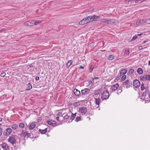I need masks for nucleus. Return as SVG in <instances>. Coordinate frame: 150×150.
<instances>
[{"label":"nucleus","mask_w":150,"mask_h":150,"mask_svg":"<svg viewBox=\"0 0 150 150\" xmlns=\"http://www.w3.org/2000/svg\"><path fill=\"white\" fill-rule=\"evenodd\" d=\"M36 126V123L33 122L32 123L29 127V129L31 130L33 129Z\"/></svg>","instance_id":"obj_17"},{"label":"nucleus","mask_w":150,"mask_h":150,"mask_svg":"<svg viewBox=\"0 0 150 150\" xmlns=\"http://www.w3.org/2000/svg\"><path fill=\"white\" fill-rule=\"evenodd\" d=\"M143 21V20L142 19L137 20L136 22V25H134V26L136 27L138 25H141Z\"/></svg>","instance_id":"obj_20"},{"label":"nucleus","mask_w":150,"mask_h":150,"mask_svg":"<svg viewBox=\"0 0 150 150\" xmlns=\"http://www.w3.org/2000/svg\"><path fill=\"white\" fill-rule=\"evenodd\" d=\"M99 79V78L98 77H95L93 78V80H94V79H95V80H97V79Z\"/></svg>","instance_id":"obj_50"},{"label":"nucleus","mask_w":150,"mask_h":150,"mask_svg":"<svg viewBox=\"0 0 150 150\" xmlns=\"http://www.w3.org/2000/svg\"><path fill=\"white\" fill-rule=\"evenodd\" d=\"M56 119L57 121H59V117H57Z\"/></svg>","instance_id":"obj_54"},{"label":"nucleus","mask_w":150,"mask_h":150,"mask_svg":"<svg viewBox=\"0 0 150 150\" xmlns=\"http://www.w3.org/2000/svg\"><path fill=\"white\" fill-rule=\"evenodd\" d=\"M69 66H68V67H67V68H69Z\"/></svg>","instance_id":"obj_60"},{"label":"nucleus","mask_w":150,"mask_h":150,"mask_svg":"<svg viewBox=\"0 0 150 150\" xmlns=\"http://www.w3.org/2000/svg\"><path fill=\"white\" fill-rule=\"evenodd\" d=\"M30 67H33V66H30Z\"/></svg>","instance_id":"obj_61"},{"label":"nucleus","mask_w":150,"mask_h":150,"mask_svg":"<svg viewBox=\"0 0 150 150\" xmlns=\"http://www.w3.org/2000/svg\"><path fill=\"white\" fill-rule=\"evenodd\" d=\"M71 114L72 115L71 116L70 118L71 120H73L74 119L75 117L76 116V113H75L74 114H73L72 113Z\"/></svg>","instance_id":"obj_28"},{"label":"nucleus","mask_w":150,"mask_h":150,"mask_svg":"<svg viewBox=\"0 0 150 150\" xmlns=\"http://www.w3.org/2000/svg\"><path fill=\"white\" fill-rule=\"evenodd\" d=\"M150 60L148 61L149 63H148V65H150Z\"/></svg>","instance_id":"obj_57"},{"label":"nucleus","mask_w":150,"mask_h":150,"mask_svg":"<svg viewBox=\"0 0 150 150\" xmlns=\"http://www.w3.org/2000/svg\"><path fill=\"white\" fill-rule=\"evenodd\" d=\"M142 49V46H140L139 47V50H141Z\"/></svg>","instance_id":"obj_52"},{"label":"nucleus","mask_w":150,"mask_h":150,"mask_svg":"<svg viewBox=\"0 0 150 150\" xmlns=\"http://www.w3.org/2000/svg\"><path fill=\"white\" fill-rule=\"evenodd\" d=\"M116 22V21L114 20H108L107 24H112L115 23Z\"/></svg>","instance_id":"obj_23"},{"label":"nucleus","mask_w":150,"mask_h":150,"mask_svg":"<svg viewBox=\"0 0 150 150\" xmlns=\"http://www.w3.org/2000/svg\"><path fill=\"white\" fill-rule=\"evenodd\" d=\"M39 79V77L38 76H37L35 78V80L37 81Z\"/></svg>","instance_id":"obj_49"},{"label":"nucleus","mask_w":150,"mask_h":150,"mask_svg":"<svg viewBox=\"0 0 150 150\" xmlns=\"http://www.w3.org/2000/svg\"><path fill=\"white\" fill-rule=\"evenodd\" d=\"M142 33L139 34H137V36L138 37V36H140L142 35Z\"/></svg>","instance_id":"obj_53"},{"label":"nucleus","mask_w":150,"mask_h":150,"mask_svg":"<svg viewBox=\"0 0 150 150\" xmlns=\"http://www.w3.org/2000/svg\"><path fill=\"white\" fill-rule=\"evenodd\" d=\"M95 99V103L96 105H99L100 102V100L99 98H94Z\"/></svg>","instance_id":"obj_22"},{"label":"nucleus","mask_w":150,"mask_h":150,"mask_svg":"<svg viewBox=\"0 0 150 150\" xmlns=\"http://www.w3.org/2000/svg\"><path fill=\"white\" fill-rule=\"evenodd\" d=\"M147 41V40H144L142 42V44H144Z\"/></svg>","instance_id":"obj_51"},{"label":"nucleus","mask_w":150,"mask_h":150,"mask_svg":"<svg viewBox=\"0 0 150 150\" xmlns=\"http://www.w3.org/2000/svg\"><path fill=\"white\" fill-rule=\"evenodd\" d=\"M100 90H96L95 91L94 94L96 95H98L100 93Z\"/></svg>","instance_id":"obj_33"},{"label":"nucleus","mask_w":150,"mask_h":150,"mask_svg":"<svg viewBox=\"0 0 150 150\" xmlns=\"http://www.w3.org/2000/svg\"><path fill=\"white\" fill-rule=\"evenodd\" d=\"M147 75H145L140 77V79L142 81L147 80Z\"/></svg>","instance_id":"obj_24"},{"label":"nucleus","mask_w":150,"mask_h":150,"mask_svg":"<svg viewBox=\"0 0 150 150\" xmlns=\"http://www.w3.org/2000/svg\"><path fill=\"white\" fill-rule=\"evenodd\" d=\"M26 90H29L31 89L32 88V86L30 83H28L26 84Z\"/></svg>","instance_id":"obj_19"},{"label":"nucleus","mask_w":150,"mask_h":150,"mask_svg":"<svg viewBox=\"0 0 150 150\" xmlns=\"http://www.w3.org/2000/svg\"><path fill=\"white\" fill-rule=\"evenodd\" d=\"M80 68L81 69H84V67L83 66H80Z\"/></svg>","instance_id":"obj_56"},{"label":"nucleus","mask_w":150,"mask_h":150,"mask_svg":"<svg viewBox=\"0 0 150 150\" xmlns=\"http://www.w3.org/2000/svg\"><path fill=\"white\" fill-rule=\"evenodd\" d=\"M137 72L139 74H141L143 73V70L141 68H139L137 69Z\"/></svg>","instance_id":"obj_27"},{"label":"nucleus","mask_w":150,"mask_h":150,"mask_svg":"<svg viewBox=\"0 0 150 150\" xmlns=\"http://www.w3.org/2000/svg\"><path fill=\"white\" fill-rule=\"evenodd\" d=\"M109 97V93L107 91H104L102 94L101 98L103 100H106Z\"/></svg>","instance_id":"obj_3"},{"label":"nucleus","mask_w":150,"mask_h":150,"mask_svg":"<svg viewBox=\"0 0 150 150\" xmlns=\"http://www.w3.org/2000/svg\"><path fill=\"white\" fill-rule=\"evenodd\" d=\"M137 38V36L136 35H135L134 36L132 37V38L131 40V41H132L134 40H135Z\"/></svg>","instance_id":"obj_39"},{"label":"nucleus","mask_w":150,"mask_h":150,"mask_svg":"<svg viewBox=\"0 0 150 150\" xmlns=\"http://www.w3.org/2000/svg\"><path fill=\"white\" fill-rule=\"evenodd\" d=\"M47 128L44 129H40L39 130V132L41 134H43L45 133L47 131Z\"/></svg>","instance_id":"obj_25"},{"label":"nucleus","mask_w":150,"mask_h":150,"mask_svg":"<svg viewBox=\"0 0 150 150\" xmlns=\"http://www.w3.org/2000/svg\"><path fill=\"white\" fill-rule=\"evenodd\" d=\"M119 86V84L118 83H116L113 85L111 88V89L112 91H115L117 90Z\"/></svg>","instance_id":"obj_14"},{"label":"nucleus","mask_w":150,"mask_h":150,"mask_svg":"<svg viewBox=\"0 0 150 150\" xmlns=\"http://www.w3.org/2000/svg\"><path fill=\"white\" fill-rule=\"evenodd\" d=\"M6 73L5 72H3L1 74V76L2 77H4L6 75Z\"/></svg>","instance_id":"obj_44"},{"label":"nucleus","mask_w":150,"mask_h":150,"mask_svg":"<svg viewBox=\"0 0 150 150\" xmlns=\"http://www.w3.org/2000/svg\"><path fill=\"white\" fill-rule=\"evenodd\" d=\"M18 127L17 124H14L12 125V128L13 130H15Z\"/></svg>","instance_id":"obj_30"},{"label":"nucleus","mask_w":150,"mask_h":150,"mask_svg":"<svg viewBox=\"0 0 150 150\" xmlns=\"http://www.w3.org/2000/svg\"><path fill=\"white\" fill-rule=\"evenodd\" d=\"M141 89L142 91H144L143 93L142 96V97L145 96V97H146L147 93H148L149 92L148 88L147 87L144 86V84L142 83L141 86Z\"/></svg>","instance_id":"obj_1"},{"label":"nucleus","mask_w":150,"mask_h":150,"mask_svg":"<svg viewBox=\"0 0 150 150\" xmlns=\"http://www.w3.org/2000/svg\"><path fill=\"white\" fill-rule=\"evenodd\" d=\"M47 123L49 125L52 126H56V123L55 121L52 120H49L47 121Z\"/></svg>","instance_id":"obj_15"},{"label":"nucleus","mask_w":150,"mask_h":150,"mask_svg":"<svg viewBox=\"0 0 150 150\" xmlns=\"http://www.w3.org/2000/svg\"><path fill=\"white\" fill-rule=\"evenodd\" d=\"M122 91L121 89H118L117 90V93L118 94L119 93H120L122 92Z\"/></svg>","instance_id":"obj_45"},{"label":"nucleus","mask_w":150,"mask_h":150,"mask_svg":"<svg viewBox=\"0 0 150 150\" xmlns=\"http://www.w3.org/2000/svg\"><path fill=\"white\" fill-rule=\"evenodd\" d=\"M89 17H87L83 18L79 22V24L80 25H83L87 23L90 22L89 20Z\"/></svg>","instance_id":"obj_5"},{"label":"nucleus","mask_w":150,"mask_h":150,"mask_svg":"<svg viewBox=\"0 0 150 150\" xmlns=\"http://www.w3.org/2000/svg\"><path fill=\"white\" fill-rule=\"evenodd\" d=\"M126 75H123L122 76L121 78V80L122 81H123L125 80L126 78Z\"/></svg>","instance_id":"obj_40"},{"label":"nucleus","mask_w":150,"mask_h":150,"mask_svg":"<svg viewBox=\"0 0 150 150\" xmlns=\"http://www.w3.org/2000/svg\"><path fill=\"white\" fill-rule=\"evenodd\" d=\"M147 80H149L150 81V74L147 75Z\"/></svg>","instance_id":"obj_43"},{"label":"nucleus","mask_w":150,"mask_h":150,"mask_svg":"<svg viewBox=\"0 0 150 150\" xmlns=\"http://www.w3.org/2000/svg\"><path fill=\"white\" fill-rule=\"evenodd\" d=\"M2 129L1 127H0V136L2 134Z\"/></svg>","instance_id":"obj_47"},{"label":"nucleus","mask_w":150,"mask_h":150,"mask_svg":"<svg viewBox=\"0 0 150 150\" xmlns=\"http://www.w3.org/2000/svg\"><path fill=\"white\" fill-rule=\"evenodd\" d=\"M74 94L76 96H79L80 94L81 93L80 91L78 90V89H74Z\"/></svg>","instance_id":"obj_18"},{"label":"nucleus","mask_w":150,"mask_h":150,"mask_svg":"<svg viewBox=\"0 0 150 150\" xmlns=\"http://www.w3.org/2000/svg\"><path fill=\"white\" fill-rule=\"evenodd\" d=\"M78 111L81 113L85 114L87 111V109L86 107L83 106L80 108Z\"/></svg>","instance_id":"obj_8"},{"label":"nucleus","mask_w":150,"mask_h":150,"mask_svg":"<svg viewBox=\"0 0 150 150\" xmlns=\"http://www.w3.org/2000/svg\"><path fill=\"white\" fill-rule=\"evenodd\" d=\"M90 89L88 88H85L82 90L81 91V93L83 95H86L88 94L90 91Z\"/></svg>","instance_id":"obj_11"},{"label":"nucleus","mask_w":150,"mask_h":150,"mask_svg":"<svg viewBox=\"0 0 150 150\" xmlns=\"http://www.w3.org/2000/svg\"><path fill=\"white\" fill-rule=\"evenodd\" d=\"M1 125V124H0V125Z\"/></svg>","instance_id":"obj_63"},{"label":"nucleus","mask_w":150,"mask_h":150,"mask_svg":"<svg viewBox=\"0 0 150 150\" xmlns=\"http://www.w3.org/2000/svg\"><path fill=\"white\" fill-rule=\"evenodd\" d=\"M4 30L2 29H0V33L3 32Z\"/></svg>","instance_id":"obj_55"},{"label":"nucleus","mask_w":150,"mask_h":150,"mask_svg":"<svg viewBox=\"0 0 150 150\" xmlns=\"http://www.w3.org/2000/svg\"><path fill=\"white\" fill-rule=\"evenodd\" d=\"M127 70L126 69H123L120 72V76L123 75L125 74L127 72Z\"/></svg>","instance_id":"obj_26"},{"label":"nucleus","mask_w":150,"mask_h":150,"mask_svg":"<svg viewBox=\"0 0 150 150\" xmlns=\"http://www.w3.org/2000/svg\"><path fill=\"white\" fill-rule=\"evenodd\" d=\"M126 54L127 55H128L129 54V50H126L125 51Z\"/></svg>","instance_id":"obj_42"},{"label":"nucleus","mask_w":150,"mask_h":150,"mask_svg":"<svg viewBox=\"0 0 150 150\" xmlns=\"http://www.w3.org/2000/svg\"><path fill=\"white\" fill-rule=\"evenodd\" d=\"M146 1V0H141V2H143L144 1Z\"/></svg>","instance_id":"obj_58"},{"label":"nucleus","mask_w":150,"mask_h":150,"mask_svg":"<svg viewBox=\"0 0 150 150\" xmlns=\"http://www.w3.org/2000/svg\"><path fill=\"white\" fill-rule=\"evenodd\" d=\"M69 113L67 114L66 115L64 116V119L65 120L67 119L68 118L70 117V115H69Z\"/></svg>","instance_id":"obj_35"},{"label":"nucleus","mask_w":150,"mask_h":150,"mask_svg":"<svg viewBox=\"0 0 150 150\" xmlns=\"http://www.w3.org/2000/svg\"><path fill=\"white\" fill-rule=\"evenodd\" d=\"M108 19L105 18H103L100 19V21L102 23H106L107 24Z\"/></svg>","instance_id":"obj_29"},{"label":"nucleus","mask_w":150,"mask_h":150,"mask_svg":"<svg viewBox=\"0 0 150 150\" xmlns=\"http://www.w3.org/2000/svg\"><path fill=\"white\" fill-rule=\"evenodd\" d=\"M145 23L148 24H150V18L145 19Z\"/></svg>","instance_id":"obj_37"},{"label":"nucleus","mask_w":150,"mask_h":150,"mask_svg":"<svg viewBox=\"0 0 150 150\" xmlns=\"http://www.w3.org/2000/svg\"><path fill=\"white\" fill-rule=\"evenodd\" d=\"M1 146L4 150H9V147L6 143H3L1 144Z\"/></svg>","instance_id":"obj_9"},{"label":"nucleus","mask_w":150,"mask_h":150,"mask_svg":"<svg viewBox=\"0 0 150 150\" xmlns=\"http://www.w3.org/2000/svg\"><path fill=\"white\" fill-rule=\"evenodd\" d=\"M35 21H27L24 23V25L29 26H33L34 25Z\"/></svg>","instance_id":"obj_7"},{"label":"nucleus","mask_w":150,"mask_h":150,"mask_svg":"<svg viewBox=\"0 0 150 150\" xmlns=\"http://www.w3.org/2000/svg\"><path fill=\"white\" fill-rule=\"evenodd\" d=\"M148 94V95L147 96H146V97H145V96H144V99H147V100H146L145 101V103H147L148 102H150V92H149V93Z\"/></svg>","instance_id":"obj_16"},{"label":"nucleus","mask_w":150,"mask_h":150,"mask_svg":"<svg viewBox=\"0 0 150 150\" xmlns=\"http://www.w3.org/2000/svg\"><path fill=\"white\" fill-rule=\"evenodd\" d=\"M20 135L22 137L24 138H28L31 136L30 133H28L27 132H25L23 130H22V132L20 134Z\"/></svg>","instance_id":"obj_4"},{"label":"nucleus","mask_w":150,"mask_h":150,"mask_svg":"<svg viewBox=\"0 0 150 150\" xmlns=\"http://www.w3.org/2000/svg\"><path fill=\"white\" fill-rule=\"evenodd\" d=\"M89 17L90 18V19H89L90 22L96 21L99 18V16H97L96 15L89 16Z\"/></svg>","instance_id":"obj_13"},{"label":"nucleus","mask_w":150,"mask_h":150,"mask_svg":"<svg viewBox=\"0 0 150 150\" xmlns=\"http://www.w3.org/2000/svg\"><path fill=\"white\" fill-rule=\"evenodd\" d=\"M132 81L130 80H126L123 83L124 87L128 88L132 85Z\"/></svg>","instance_id":"obj_2"},{"label":"nucleus","mask_w":150,"mask_h":150,"mask_svg":"<svg viewBox=\"0 0 150 150\" xmlns=\"http://www.w3.org/2000/svg\"><path fill=\"white\" fill-rule=\"evenodd\" d=\"M8 140L9 142L12 144H13L16 143V139L15 137L13 136L10 137L8 139Z\"/></svg>","instance_id":"obj_6"},{"label":"nucleus","mask_w":150,"mask_h":150,"mask_svg":"<svg viewBox=\"0 0 150 150\" xmlns=\"http://www.w3.org/2000/svg\"><path fill=\"white\" fill-rule=\"evenodd\" d=\"M81 117H80V116H79V117L78 116V117H76V118L75 121L76 122H78L79 121H80L81 120Z\"/></svg>","instance_id":"obj_34"},{"label":"nucleus","mask_w":150,"mask_h":150,"mask_svg":"<svg viewBox=\"0 0 150 150\" xmlns=\"http://www.w3.org/2000/svg\"><path fill=\"white\" fill-rule=\"evenodd\" d=\"M73 105L75 107H77L79 106L81 104V102L80 101H77L74 102L73 103Z\"/></svg>","instance_id":"obj_21"},{"label":"nucleus","mask_w":150,"mask_h":150,"mask_svg":"<svg viewBox=\"0 0 150 150\" xmlns=\"http://www.w3.org/2000/svg\"><path fill=\"white\" fill-rule=\"evenodd\" d=\"M64 114H63L62 116H63V115H64Z\"/></svg>","instance_id":"obj_62"},{"label":"nucleus","mask_w":150,"mask_h":150,"mask_svg":"<svg viewBox=\"0 0 150 150\" xmlns=\"http://www.w3.org/2000/svg\"><path fill=\"white\" fill-rule=\"evenodd\" d=\"M42 22L41 21H35L34 25H36L38 24H39Z\"/></svg>","instance_id":"obj_36"},{"label":"nucleus","mask_w":150,"mask_h":150,"mask_svg":"<svg viewBox=\"0 0 150 150\" xmlns=\"http://www.w3.org/2000/svg\"><path fill=\"white\" fill-rule=\"evenodd\" d=\"M19 126L21 128H24L25 126L24 124L22 122L20 123L19 124Z\"/></svg>","instance_id":"obj_32"},{"label":"nucleus","mask_w":150,"mask_h":150,"mask_svg":"<svg viewBox=\"0 0 150 150\" xmlns=\"http://www.w3.org/2000/svg\"><path fill=\"white\" fill-rule=\"evenodd\" d=\"M62 112H59L57 114V115L58 116H60L62 115Z\"/></svg>","instance_id":"obj_48"},{"label":"nucleus","mask_w":150,"mask_h":150,"mask_svg":"<svg viewBox=\"0 0 150 150\" xmlns=\"http://www.w3.org/2000/svg\"><path fill=\"white\" fill-rule=\"evenodd\" d=\"M12 131V130L11 129V128H8L4 131V134L5 136H8L11 134Z\"/></svg>","instance_id":"obj_10"},{"label":"nucleus","mask_w":150,"mask_h":150,"mask_svg":"<svg viewBox=\"0 0 150 150\" xmlns=\"http://www.w3.org/2000/svg\"><path fill=\"white\" fill-rule=\"evenodd\" d=\"M133 85L134 86L135 88H137L139 87L140 85V83L139 81L138 80H135L133 82Z\"/></svg>","instance_id":"obj_12"},{"label":"nucleus","mask_w":150,"mask_h":150,"mask_svg":"<svg viewBox=\"0 0 150 150\" xmlns=\"http://www.w3.org/2000/svg\"><path fill=\"white\" fill-rule=\"evenodd\" d=\"M94 68V66H91L90 69L91 70V72H92V71L93 70Z\"/></svg>","instance_id":"obj_46"},{"label":"nucleus","mask_w":150,"mask_h":150,"mask_svg":"<svg viewBox=\"0 0 150 150\" xmlns=\"http://www.w3.org/2000/svg\"><path fill=\"white\" fill-rule=\"evenodd\" d=\"M2 121V118L1 117H0V122L1 121Z\"/></svg>","instance_id":"obj_59"},{"label":"nucleus","mask_w":150,"mask_h":150,"mask_svg":"<svg viewBox=\"0 0 150 150\" xmlns=\"http://www.w3.org/2000/svg\"><path fill=\"white\" fill-rule=\"evenodd\" d=\"M134 71V70L132 69H130L129 70V74H132L133 73Z\"/></svg>","instance_id":"obj_41"},{"label":"nucleus","mask_w":150,"mask_h":150,"mask_svg":"<svg viewBox=\"0 0 150 150\" xmlns=\"http://www.w3.org/2000/svg\"><path fill=\"white\" fill-rule=\"evenodd\" d=\"M115 56L112 55H110L108 57V59L110 60H112L114 59Z\"/></svg>","instance_id":"obj_31"},{"label":"nucleus","mask_w":150,"mask_h":150,"mask_svg":"<svg viewBox=\"0 0 150 150\" xmlns=\"http://www.w3.org/2000/svg\"><path fill=\"white\" fill-rule=\"evenodd\" d=\"M72 60H69L67 64V66H71L72 63Z\"/></svg>","instance_id":"obj_38"}]
</instances>
